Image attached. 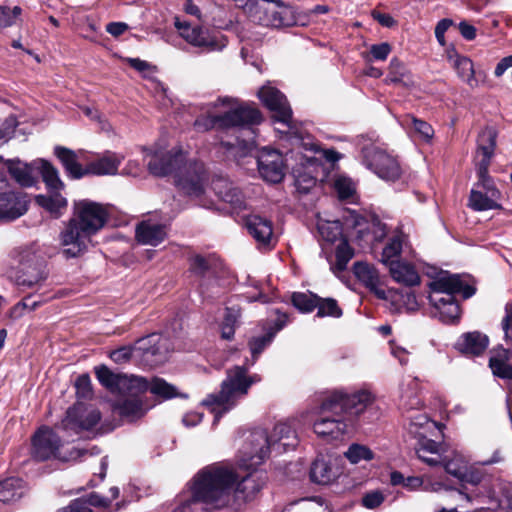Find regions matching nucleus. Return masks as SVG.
<instances>
[{"label": "nucleus", "mask_w": 512, "mask_h": 512, "mask_svg": "<svg viewBox=\"0 0 512 512\" xmlns=\"http://www.w3.org/2000/svg\"><path fill=\"white\" fill-rule=\"evenodd\" d=\"M109 504L107 498L95 493L89 494L86 498H77L69 505L58 510V512H93L91 506L105 507Z\"/></svg>", "instance_id": "nucleus-37"}, {"label": "nucleus", "mask_w": 512, "mask_h": 512, "mask_svg": "<svg viewBox=\"0 0 512 512\" xmlns=\"http://www.w3.org/2000/svg\"><path fill=\"white\" fill-rule=\"evenodd\" d=\"M335 189L341 199H347L355 192L353 182L344 177H340L335 181Z\"/></svg>", "instance_id": "nucleus-57"}, {"label": "nucleus", "mask_w": 512, "mask_h": 512, "mask_svg": "<svg viewBox=\"0 0 512 512\" xmlns=\"http://www.w3.org/2000/svg\"><path fill=\"white\" fill-rule=\"evenodd\" d=\"M406 242L407 236L402 231H396L383 248L381 262L389 266L396 262L394 259L400 256Z\"/></svg>", "instance_id": "nucleus-42"}, {"label": "nucleus", "mask_w": 512, "mask_h": 512, "mask_svg": "<svg viewBox=\"0 0 512 512\" xmlns=\"http://www.w3.org/2000/svg\"><path fill=\"white\" fill-rule=\"evenodd\" d=\"M148 170L155 176L173 175L176 187L192 198L201 197L208 183V173L202 162L187 161L180 148L169 152L156 151L151 155Z\"/></svg>", "instance_id": "nucleus-4"}, {"label": "nucleus", "mask_w": 512, "mask_h": 512, "mask_svg": "<svg viewBox=\"0 0 512 512\" xmlns=\"http://www.w3.org/2000/svg\"><path fill=\"white\" fill-rule=\"evenodd\" d=\"M487 477L488 474L483 469L467 466L460 480L472 485H479L485 481Z\"/></svg>", "instance_id": "nucleus-53"}, {"label": "nucleus", "mask_w": 512, "mask_h": 512, "mask_svg": "<svg viewBox=\"0 0 512 512\" xmlns=\"http://www.w3.org/2000/svg\"><path fill=\"white\" fill-rule=\"evenodd\" d=\"M214 264V258L195 255L190 259V270L199 276H205L210 273Z\"/></svg>", "instance_id": "nucleus-49"}, {"label": "nucleus", "mask_w": 512, "mask_h": 512, "mask_svg": "<svg viewBox=\"0 0 512 512\" xmlns=\"http://www.w3.org/2000/svg\"><path fill=\"white\" fill-rule=\"evenodd\" d=\"M430 304L435 309L434 316L445 324L456 323L460 318V307L454 299L455 294H462L468 299L476 289L465 283L457 274H446L429 283Z\"/></svg>", "instance_id": "nucleus-9"}, {"label": "nucleus", "mask_w": 512, "mask_h": 512, "mask_svg": "<svg viewBox=\"0 0 512 512\" xmlns=\"http://www.w3.org/2000/svg\"><path fill=\"white\" fill-rule=\"evenodd\" d=\"M292 303L299 311L309 313L319 305V296L311 292H296L292 295Z\"/></svg>", "instance_id": "nucleus-45"}, {"label": "nucleus", "mask_w": 512, "mask_h": 512, "mask_svg": "<svg viewBox=\"0 0 512 512\" xmlns=\"http://www.w3.org/2000/svg\"><path fill=\"white\" fill-rule=\"evenodd\" d=\"M392 278L400 284L412 287L420 284V276L413 265L405 262H392L389 267Z\"/></svg>", "instance_id": "nucleus-33"}, {"label": "nucleus", "mask_w": 512, "mask_h": 512, "mask_svg": "<svg viewBox=\"0 0 512 512\" xmlns=\"http://www.w3.org/2000/svg\"><path fill=\"white\" fill-rule=\"evenodd\" d=\"M489 345L487 335L478 331L463 334L456 342V348L463 354L479 356Z\"/></svg>", "instance_id": "nucleus-31"}, {"label": "nucleus", "mask_w": 512, "mask_h": 512, "mask_svg": "<svg viewBox=\"0 0 512 512\" xmlns=\"http://www.w3.org/2000/svg\"><path fill=\"white\" fill-rule=\"evenodd\" d=\"M249 234L255 239L259 247L272 248L276 244L271 220L260 215H249L245 220Z\"/></svg>", "instance_id": "nucleus-20"}, {"label": "nucleus", "mask_w": 512, "mask_h": 512, "mask_svg": "<svg viewBox=\"0 0 512 512\" xmlns=\"http://www.w3.org/2000/svg\"><path fill=\"white\" fill-rule=\"evenodd\" d=\"M372 18L377 21L381 26L391 28L397 24L396 20L388 13H383L378 10L371 12Z\"/></svg>", "instance_id": "nucleus-62"}, {"label": "nucleus", "mask_w": 512, "mask_h": 512, "mask_svg": "<svg viewBox=\"0 0 512 512\" xmlns=\"http://www.w3.org/2000/svg\"><path fill=\"white\" fill-rule=\"evenodd\" d=\"M13 257L21 265H34V270L36 271L35 274L31 276H20L19 284L32 287L46 278L38 264L37 246L35 244L15 249L13 251Z\"/></svg>", "instance_id": "nucleus-21"}, {"label": "nucleus", "mask_w": 512, "mask_h": 512, "mask_svg": "<svg viewBox=\"0 0 512 512\" xmlns=\"http://www.w3.org/2000/svg\"><path fill=\"white\" fill-rule=\"evenodd\" d=\"M276 313L278 316L274 326H270L268 329H266L263 335L252 337L248 342V346L252 354V361L250 366L254 365L259 355L264 351L266 347L272 343L275 335L286 325L287 315L284 313H279L278 310Z\"/></svg>", "instance_id": "nucleus-24"}, {"label": "nucleus", "mask_w": 512, "mask_h": 512, "mask_svg": "<svg viewBox=\"0 0 512 512\" xmlns=\"http://www.w3.org/2000/svg\"><path fill=\"white\" fill-rule=\"evenodd\" d=\"M385 500V497L380 491H371L366 493L362 498V505L368 509L379 507Z\"/></svg>", "instance_id": "nucleus-59"}, {"label": "nucleus", "mask_w": 512, "mask_h": 512, "mask_svg": "<svg viewBox=\"0 0 512 512\" xmlns=\"http://www.w3.org/2000/svg\"><path fill=\"white\" fill-rule=\"evenodd\" d=\"M98 381L112 393H125L147 388V380L139 376L113 373L106 366L95 370Z\"/></svg>", "instance_id": "nucleus-17"}, {"label": "nucleus", "mask_w": 512, "mask_h": 512, "mask_svg": "<svg viewBox=\"0 0 512 512\" xmlns=\"http://www.w3.org/2000/svg\"><path fill=\"white\" fill-rule=\"evenodd\" d=\"M258 97L265 107L273 112L275 122L292 129V109L286 96L277 88L270 85L261 87L258 91Z\"/></svg>", "instance_id": "nucleus-18"}, {"label": "nucleus", "mask_w": 512, "mask_h": 512, "mask_svg": "<svg viewBox=\"0 0 512 512\" xmlns=\"http://www.w3.org/2000/svg\"><path fill=\"white\" fill-rule=\"evenodd\" d=\"M100 420L101 413L97 408L78 402L67 410L65 418L61 422V427L65 431L79 434L83 431L92 430Z\"/></svg>", "instance_id": "nucleus-16"}, {"label": "nucleus", "mask_w": 512, "mask_h": 512, "mask_svg": "<svg viewBox=\"0 0 512 512\" xmlns=\"http://www.w3.org/2000/svg\"><path fill=\"white\" fill-rule=\"evenodd\" d=\"M54 154L61 162L67 176L71 179H80L88 175V166L84 168L79 163V153L63 146H56Z\"/></svg>", "instance_id": "nucleus-29"}, {"label": "nucleus", "mask_w": 512, "mask_h": 512, "mask_svg": "<svg viewBox=\"0 0 512 512\" xmlns=\"http://www.w3.org/2000/svg\"><path fill=\"white\" fill-rule=\"evenodd\" d=\"M37 203L55 218H59L67 208V199L59 191H50V195H39Z\"/></svg>", "instance_id": "nucleus-39"}, {"label": "nucleus", "mask_w": 512, "mask_h": 512, "mask_svg": "<svg viewBox=\"0 0 512 512\" xmlns=\"http://www.w3.org/2000/svg\"><path fill=\"white\" fill-rule=\"evenodd\" d=\"M122 157L115 153H106L103 157L88 164V174L113 175L116 174Z\"/></svg>", "instance_id": "nucleus-35"}, {"label": "nucleus", "mask_w": 512, "mask_h": 512, "mask_svg": "<svg viewBox=\"0 0 512 512\" xmlns=\"http://www.w3.org/2000/svg\"><path fill=\"white\" fill-rule=\"evenodd\" d=\"M297 444V435L287 423L276 424L271 434L263 429H257L249 435L241 465L246 468L257 467L263 463L271 451L280 454L294 449Z\"/></svg>", "instance_id": "nucleus-7"}, {"label": "nucleus", "mask_w": 512, "mask_h": 512, "mask_svg": "<svg viewBox=\"0 0 512 512\" xmlns=\"http://www.w3.org/2000/svg\"><path fill=\"white\" fill-rule=\"evenodd\" d=\"M353 272L357 279L373 292L379 299H386L387 295L381 288V280L376 268L366 262H356Z\"/></svg>", "instance_id": "nucleus-28"}, {"label": "nucleus", "mask_w": 512, "mask_h": 512, "mask_svg": "<svg viewBox=\"0 0 512 512\" xmlns=\"http://www.w3.org/2000/svg\"><path fill=\"white\" fill-rule=\"evenodd\" d=\"M336 477L332 466L324 459H316L310 469V478L314 483L327 485Z\"/></svg>", "instance_id": "nucleus-43"}, {"label": "nucleus", "mask_w": 512, "mask_h": 512, "mask_svg": "<svg viewBox=\"0 0 512 512\" xmlns=\"http://www.w3.org/2000/svg\"><path fill=\"white\" fill-rule=\"evenodd\" d=\"M136 391L142 393L150 391V393L163 399H169L176 396V388L160 378H154L151 382L147 381L146 389Z\"/></svg>", "instance_id": "nucleus-44"}, {"label": "nucleus", "mask_w": 512, "mask_h": 512, "mask_svg": "<svg viewBox=\"0 0 512 512\" xmlns=\"http://www.w3.org/2000/svg\"><path fill=\"white\" fill-rule=\"evenodd\" d=\"M239 465L242 467V459ZM244 468V466H243ZM245 469H247L245 467ZM237 484L233 468L223 463L208 465L197 472L191 480V497L181 503L174 512H201L203 509H238L241 504L253 500L266 483V475L256 467Z\"/></svg>", "instance_id": "nucleus-1"}, {"label": "nucleus", "mask_w": 512, "mask_h": 512, "mask_svg": "<svg viewBox=\"0 0 512 512\" xmlns=\"http://www.w3.org/2000/svg\"><path fill=\"white\" fill-rule=\"evenodd\" d=\"M401 301L408 311L414 312L419 308L417 297L412 292H405L401 294Z\"/></svg>", "instance_id": "nucleus-64"}, {"label": "nucleus", "mask_w": 512, "mask_h": 512, "mask_svg": "<svg viewBox=\"0 0 512 512\" xmlns=\"http://www.w3.org/2000/svg\"><path fill=\"white\" fill-rule=\"evenodd\" d=\"M20 14L21 8L19 6H15L12 9L0 6V27L12 26Z\"/></svg>", "instance_id": "nucleus-55"}, {"label": "nucleus", "mask_w": 512, "mask_h": 512, "mask_svg": "<svg viewBox=\"0 0 512 512\" xmlns=\"http://www.w3.org/2000/svg\"><path fill=\"white\" fill-rule=\"evenodd\" d=\"M414 132L425 142H430L434 136V129L424 120L411 116Z\"/></svg>", "instance_id": "nucleus-52"}, {"label": "nucleus", "mask_w": 512, "mask_h": 512, "mask_svg": "<svg viewBox=\"0 0 512 512\" xmlns=\"http://www.w3.org/2000/svg\"><path fill=\"white\" fill-rule=\"evenodd\" d=\"M362 164L385 181H396L402 170L396 157L375 142L361 145Z\"/></svg>", "instance_id": "nucleus-11"}, {"label": "nucleus", "mask_w": 512, "mask_h": 512, "mask_svg": "<svg viewBox=\"0 0 512 512\" xmlns=\"http://www.w3.org/2000/svg\"><path fill=\"white\" fill-rule=\"evenodd\" d=\"M317 308L318 317H340L342 310L339 308L337 301L332 298L322 299L319 297V305Z\"/></svg>", "instance_id": "nucleus-50"}, {"label": "nucleus", "mask_w": 512, "mask_h": 512, "mask_svg": "<svg viewBox=\"0 0 512 512\" xmlns=\"http://www.w3.org/2000/svg\"><path fill=\"white\" fill-rule=\"evenodd\" d=\"M502 330L504 331V339L507 342L512 341V333H510V329L512 327V302H508L505 305V315L501 322Z\"/></svg>", "instance_id": "nucleus-60"}, {"label": "nucleus", "mask_w": 512, "mask_h": 512, "mask_svg": "<svg viewBox=\"0 0 512 512\" xmlns=\"http://www.w3.org/2000/svg\"><path fill=\"white\" fill-rule=\"evenodd\" d=\"M497 132L493 127L483 128L477 138V150L474 157L478 183L469 197V207L475 211H486L501 207L500 191L494 186L488 174L491 160L496 148Z\"/></svg>", "instance_id": "nucleus-6"}, {"label": "nucleus", "mask_w": 512, "mask_h": 512, "mask_svg": "<svg viewBox=\"0 0 512 512\" xmlns=\"http://www.w3.org/2000/svg\"><path fill=\"white\" fill-rule=\"evenodd\" d=\"M407 420V430L418 442L430 439L439 433L438 424L424 413L419 411L411 413L407 416Z\"/></svg>", "instance_id": "nucleus-23"}, {"label": "nucleus", "mask_w": 512, "mask_h": 512, "mask_svg": "<svg viewBox=\"0 0 512 512\" xmlns=\"http://www.w3.org/2000/svg\"><path fill=\"white\" fill-rule=\"evenodd\" d=\"M391 52V46L387 42L371 45L369 52L363 54V58L367 62L373 60L384 61L387 59Z\"/></svg>", "instance_id": "nucleus-51"}, {"label": "nucleus", "mask_w": 512, "mask_h": 512, "mask_svg": "<svg viewBox=\"0 0 512 512\" xmlns=\"http://www.w3.org/2000/svg\"><path fill=\"white\" fill-rule=\"evenodd\" d=\"M401 406L407 412H410L421 407L422 401L414 391H411L410 393L406 392L401 395Z\"/></svg>", "instance_id": "nucleus-58"}, {"label": "nucleus", "mask_w": 512, "mask_h": 512, "mask_svg": "<svg viewBox=\"0 0 512 512\" xmlns=\"http://www.w3.org/2000/svg\"><path fill=\"white\" fill-rule=\"evenodd\" d=\"M167 237V227L164 224L144 220L135 229V238L142 245L157 246Z\"/></svg>", "instance_id": "nucleus-27"}, {"label": "nucleus", "mask_w": 512, "mask_h": 512, "mask_svg": "<svg viewBox=\"0 0 512 512\" xmlns=\"http://www.w3.org/2000/svg\"><path fill=\"white\" fill-rule=\"evenodd\" d=\"M344 456L351 464H358L361 461H371L374 458V453L365 445L353 443L345 451Z\"/></svg>", "instance_id": "nucleus-46"}, {"label": "nucleus", "mask_w": 512, "mask_h": 512, "mask_svg": "<svg viewBox=\"0 0 512 512\" xmlns=\"http://www.w3.org/2000/svg\"><path fill=\"white\" fill-rule=\"evenodd\" d=\"M134 350H139L143 355L164 356L170 350L169 340L167 337L152 333L146 337L139 339L135 346H122L110 353V358L117 364L126 363L130 360Z\"/></svg>", "instance_id": "nucleus-15"}, {"label": "nucleus", "mask_w": 512, "mask_h": 512, "mask_svg": "<svg viewBox=\"0 0 512 512\" xmlns=\"http://www.w3.org/2000/svg\"><path fill=\"white\" fill-rule=\"evenodd\" d=\"M5 164L11 177L21 187H32L36 184L34 170H37V165H35V161L28 164L19 159H8Z\"/></svg>", "instance_id": "nucleus-30"}, {"label": "nucleus", "mask_w": 512, "mask_h": 512, "mask_svg": "<svg viewBox=\"0 0 512 512\" xmlns=\"http://www.w3.org/2000/svg\"><path fill=\"white\" fill-rule=\"evenodd\" d=\"M336 262L333 266V269L337 271H344L347 267V264L354 256V250L349 245L348 241L343 239L336 247Z\"/></svg>", "instance_id": "nucleus-47"}, {"label": "nucleus", "mask_w": 512, "mask_h": 512, "mask_svg": "<svg viewBox=\"0 0 512 512\" xmlns=\"http://www.w3.org/2000/svg\"><path fill=\"white\" fill-rule=\"evenodd\" d=\"M130 397L121 402L114 404L113 408L118 414L129 422L136 421L143 417L145 413L152 407L144 403L142 392H128Z\"/></svg>", "instance_id": "nucleus-22"}, {"label": "nucleus", "mask_w": 512, "mask_h": 512, "mask_svg": "<svg viewBox=\"0 0 512 512\" xmlns=\"http://www.w3.org/2000/svg\"><path fill=\"white\" fill-rule=\"evenodd\" d=\"M368 228L372 229V236L369 239L370 244L382 241L387 234L386 225L375 216L369 217Z\"/></svg>", "instance_id": "nucleus-54"}, {"label": "nucleus", "mask_w": 512, "mask_h": 512, "mask_svg": "<svg viewBox=\"0 0 512 512\" xmlns=\"http://www.w3.org/2000/svg\"><path fill=\"white\" fill-rule=\"evenodd\" d=\"M386 83L400 84L404 87L414 86V80L406 66L394 58L390 61L389 72L385 79Z\"/></svg>", "instance_id": "nucleus-40"}, {"label": "nucleus", "mask_w": 512, "mask_h": 512, "mask_svg": "<svg viewBox=\"0 0 512 512\" xmlns=\"http://www.w3.org/2000/svg\"><path fill=\"white\" fill-rule=\"evenodd\" d=\"M76 394L78 398H89L92 395V385L88 374H82L77 377L75 382Z\"/></svg>", "instance_id": "nucleus-56"}, {"label": "nucleus", "mask_w": 512, "mask_h": 512, "mask_svg": "<svg viewBox=\"0 0 512 512\" xmlns=\"http://www.w3.org/2000/svg\"><path fill=\"white\" fill-rule=\"evenodd\" d=\"M453 21L445 18L440 20L435 27V37L441 46H445V32L452 26Z\"/></svg>", "instance_id": "nucleus-61"}, {"label": "nucleus", "mask_w": 512, "mask_h": 512, "mask_svg": "<svg viewBox=\"0 0 512 512\" xmlns=\"http://www.w3.org/2000/svg\"><path fill=\"white\" fill-rule=\"evenodd\" d=\"M37 170L40 172L44 183L49 191H60L64 188V183L59 177L58 170L44 159L35 160Z\"/></svg>", "instance_id": "nucleus-38"}, {"label": "nucleus", "mask_w": 512, "mask_h": 512, "mask_svg": "<svg viewBox=\"0 0 512 512\" xmlns=\"http://www.w3.org/2000/svg\"><path fill=\"white\" fill-rule=\"evenodd\" d=\"M61 439L48 427H41L32 438V457L38 461L49 459H61L60 457ZM84 452L80 449H74L70 452L68 458H62L63 461L77 460Z\"/></svg>", "instance_id": "nucleus-14"}, {"label": "nucleus", "mask_w": 512, "mask_h": 512, "mask_svg": "<svg viewBox=\"0 0 512 512\" xmlns=\"http://www.w3.org/2000/svg\"><path fill=\"white\" fill-rule=\"evenodd\" d=\"M25 493V483L18 477H10L0 482V501L10 503L19 500Z\"/></svg>", "instance_id": "nucleus-36"}, {"label": "nucleus", "mask_w": 512, "mask_h": 512, "mask_svg": "<svg viewBox=\"0 0 512 512\" xmlns=\"http://www.w3.org/2000/svg\"><path fill=\"white\" fill-rule=\"evenodd\" d=\"M489 367L494 376L510 381L512 395V350L498 347L491 351Z\"/></svg>", "instance_id": "nucleus-26"}, {"label": "nucleus", "mask_w": 512, "mask_h": 512, "mask_svg": "<svg viewBox=\"0 0 512 512\" xmlns=\"http://www.w3.org/2000/svg\"><path fill=\"white\" fill-rule=\"evenodd\" d=\"M374 396L367 390L348 393L333 390L326 393L319 407V417L313 424L318 437L326 440L341 438L354 420L370 410Z\"/></svg>", "instance_id": "nucleus-2"}, {"label": "nucleus", "mask_w": 512, "mask_h": 512, "mask_svg": "<svg viewBox=\"0 0 512 512\" xmlns=\"http://www.w3.org/2000/svg\"><path fill=\"white\" fill-rule=\"evenodd\" d=\"M258 171L269 183H279L285 175L284 159L280 152L263 148L257 156Z\"/></svg>", "instance_id": "nucleus-19"}, {"label": "nucleus", "mask_w": 512, "mask_h": 512, "mask_svg": "<svg viewBox=\"0 0 512 512\" xmlns=\"http://www.w3.org/2000/svg\"><path fill=\"white\" fill-rule=\"evenodd\" d=\"M448 60L452 63L458 76L471 88L477 87L479 81L474 71L473 62L465 56L458 55L455 50L447 51Z\"/></svg>", "instance_id": "nucleus-32"}, {"label": "nucleus", "mask_w": 512, "mask_h": 512, "mask_svg": "<svg viewBox=\"0 0 512 512\" xmlns=\"http://www.w3.org/2000/svg\"><path fill=\"white\" fill-rule=\"evenodd\" d=\"M260 381L259 375L248 374V367L245 365H237L228 369L219 393L208 395L202 402L214 413L213 425L219 422L223 414L233 409L240 400L245 398L253 384Z\"/></svg>", "instance_id": "nucleus-8"}, {"label": "nucleus", "mask_w": 512, "mask_h": 512, "mask_svg": "<svg viewBox=\"0 0 512 512\" xmlns=\"http://www.w3.org/2000/svg\"><path fill=\"white\" fill-rule=\"evenodd\" d=\"M415 450L418 458L429 466L442 463L441 445L432 438L417 442Z\"/></svg>", "instance_id": "nucleus-34"}, {"label": "nucleus", "mask_w": 512, "mask_h": 512, "mask_svg": "<svg viewBox=\"0 0 512 512\" xmlns=\"http://www.w3.org/2000/svg\"><path fill=\"white\" fill-rule=\"evenodd\" d=\"M345 223L355 230L357 239L365 244H370L369 239L372 236V229L368 228L369 218L363 217L356 211H348L345 216Z\"/></svg>", "instance_id": "nucleus-41"}, {"label": "nucleus", "mask_w": 512, "mask_h": 512, "mask_svg": "<svg viewBox=\"0 0 512 512\" xmlns=\"http://www.w3.org/2000/svg\"><path fill=\"white\" fill-rule=\"evenodd\" d=\"M175 27L179 35L191 46L198 48L201 53L220 52L227 46V37L211 33L202 26H192L189 22L175 18Z\"/></svg>", "instance_id": "nucleus-12"}, {"label": "nucleus", "mask_w": 512, "mask_h": 512, "mask_svg": "<svg viewBox=\"0 0 512 512\" xmlns=\"http://www.w3.org/2000/svg\"><path fill=\"white\" fill-rule=\"evenodd\" d=\"M31 204L28 193L12 188L0 171V222H12L27 213Z\"/></svg>", "instance_id": "nucleus-13"}, {"label": "nucleus", "mask_w": 512, "mask_h": 512, "mask_svg": "<svg viewBox=\"0 0 512 512\" xmlns=\"http://www.w3.org/2000/svg\"><path fill=\"white\" fill-rule=\"evenodd\" d=\"M216 195L224 202L230 204L235 211L246 209V200L242 192L227 179L218 178L212 182Z\"/></svg>", "instance_id": "nucleus-25"}, {"label": "nucleus", "mask_w": 512, "mask_h": 512, "mask_svg": "<svg viewBox=\"0 0 512 512\" xmlns=\"http://www.w3.org/2000/svg\"><path fill=\"white\" fill-rule=\"evenodd\" d=\"M249 11L252 20L265 27L282 28L297 23L294 9L279 0H256Z\"/></svg>", "instance_id": "nucleus-10"}, {"label": "nucleus", "mask_w": 512, "mask_h": 512, "mask_svg": "<svg viewBox=\"0 0 512 512\" xmlns=\"http://www.w3.org/2000/svg\"><path fill=\"white\" fill-rule=\"evenodd\" d=\"M295 184L300 192L307 193L316 184V179L312 176H299L296 178Z\"/></svg>", "instance_id": "nucleus-63"}, {"label": "nucleus", "mask_w": 512, "mask_h": 512, "mask_svg": "<svg viewBox=\"0 0 512 512\" xmlns=\"http://www.w3.org/2000/svg\"><path fill=\"white\" fill-rule=\"evenodd\" d=\"M439 465H443L448 474L460 480L467 467V462L461 455L455 454L449 460L446 457H442V463Z\"/></svg>", "instance_id": "nucleus-48"}, {"label": "nucleus", "mask_w": 512, "mask_h": 512, "mask_svg": "<svg viewBox=\"0 0 512 512\" xmlns=\"http://www.w3.org/2000/svg\"><path fill=\"white\" fill-rule=\"evenodd\" d=\"M235 103L236 100L233 98H218L215 106L221 104L223 106H228L229 110L220 115L198 117L194 122V126L198 131H208L213 128H239L241 133L248 134V139L241 140L237 137L236 143L222 141L221 145L228 150L238 147L244 152H249L255 144V132L250 128V126L261 123L262 115L254 106L247 104L235 105Z\"/></svg>", "instance_id": "nucleus-5"}, {"label": "nucleus", "mask_w": 512, "mask_h": 512, "mask_svg": "<svg viewBox=\"0 0 512 512\" xmlns=\"http://www.w3.org/2000/svg\"><path fill=\"white\" fill-rule=\"evenodd\" d=\"M108 218L109 211L103 204L88 199L74 201L72 216L59 233L63 257L81 256L87 250L90 238L105 226Z\"/></svg>", "instance_id": "nucleus-3"}]
</instances>
